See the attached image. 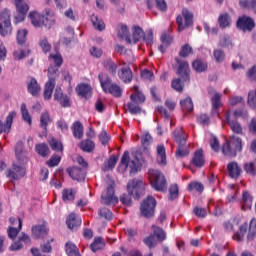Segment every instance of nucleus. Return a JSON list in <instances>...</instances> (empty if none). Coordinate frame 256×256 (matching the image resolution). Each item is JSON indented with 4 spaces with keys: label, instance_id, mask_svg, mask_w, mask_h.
<instances>
[{
    "label": "nucleus",
    "instance_id": "nucleus-40",
    "mask_svg": "<svg viewBox=\"0 0 256 256\" xmlns=\"http://www.w3.org/2000/svg\"><path fill=\"white\" fill-rule=\"evenodd\" d=\"M93 27L95 30H98L99 32H103L105 30V23L102 20V18L95 16L94 14L90 17Z\"/></svg>",
    "mask_w": 256,
    "mask_h": 256
},
{
    "label": "nucleus",
    "instance_id": "nucleus-48",
    "mask_svg": "<svg viewBox=\"0 0 256 256\" xmlns=\"http://www.w3.org/2000/svg\"><path fill=\"white\" fill-rule=\"evenodd\" d=\"M212 111H217L222 106L221 95L215 92L211 97Z\"/></svg>",
    "mask_w": 256,
    "mask_h": 256
},
{
    "label": "nucleus",
    "instance_id": "nucleus-20",
    "mask_svg": "<svg viewBox=\"0 0 256 256\" xmlns=\"http://www.w3.org/2000/svg\"><path fill=\"white\" fill-rule=\"evenodd\" d=\"M160 176H161L160 171L149 169L148 171L149 182L151 184V187L158 192L161 191Z\"/></svg>",
    "mask_w": 256,
    "mask_h": 256
},
{
    "label": "nucleus",
    "instance_id": "nucleus-46",
    "mask_svg": "<svg viewBox=\"0 0 256 256\" xmlns=\"http://www.w3.org/2000/svg\"><path fill=\"white\" fill-rule=\"evenodd\" d=\"M239 5L243 9L254 11L256 14V0H239Z\"/></svg>",
    "mask_w": 256,
    "mask_h": 256
},
{
    "label": "nucleus",
    "instance_id": "nucleus-22",
    "mask_svg": "<svg viewBox=\"0 0 256 256\" xmlns=\"http://www.w3.org/2000/svg\"><path fill=\"white\" fill-rule=\"evenodd\" d=\"M48 77H49V80L45 84L44 93H43L44 99L46 101H49L52 98L56 81L58 79V77H53V76H48Z\"/></svg>",
    "mask_w": 256,
    "mask_h": 256
},
{
    "label": "nucleus",
    "instance_id": "nucleus-56",
    "mask_svg": "<svg viewBox=\"0 0 256 256\" xmlns=\"http://www.w3.org/2000/svg\"><path fill=\"white\" fill-rule=\"evenodd\" d=\"M49 146L51 147L52 151H60L61 153L64 151L63 144L57 139L52 138L49 141Z\"/></svg>",
    "mask_w": 256,
    "mask_h": 256
},
{
    "label": "nucleus",
    "instance_id": "nucleus-47",
    "mask_svg": "<svg viewBox=\"0 0 256 256\" xmlns=\"http://www.w3.org/2000/svg\"><path fill=\"white\" fill-rule=\"evenodd\" d=\"M180 106L182 107V111H186L188 113L194 111L192 98H185L184 100L180 101Z\"/></svg>",
    "mask_w": 256,
    "mask_h": 256
},
{
    "label": "nucleus",
    "instance_id": "nucleus-1",
    "mask_svg": "<svg viewBox=\"0 0 256 256\" xmlns=\"http://www.w3.org/2000/svg\"><path fill=\"white\" fill-rule=\"evenodd\" d=\"M127 192L128 194H122L120 197V201L123 206L130 207L132 204V198L138 200L144 193V184L143 180L133 179L130 180L127 184Z\"/></svg>",
    "mask_w": 256,
    "mask_h": 256
},
{
    "label": "nucleus",
    "instance_id": "nucleus-11",
    "mask_svg": "<svg viewBox=\"0 0 256 256\" xmlns=\"http://www.w3.org/2000/svg\"><path fill=\"white\" fill-rule=\"evenodd\" d=\"M151 231L152 233L143 239L144 245L149 249L157 247L158 242L161 239V228L159 226L152 225Z\"/></svg>",
    "mask_w": 256,
    "mask_h": 256
},
{
    "label": "nucleus",
    "instance_id": "nucleus-12",
    "mask_svg": "<svg viewBox=\"0 0 256 256\" xmlns=\"http://www.w3.org/2000/svg\"><path fill=\"white\" fill-rule=\"evenodd\" d=\"M16 7L15 23H22L25 21L27 13H29L30 6L24 0H14Z\"/></svg>",
    "mask_w": 256,
    "mask_h": 256
},
{
    "label": "nucleus",
    "instance_id": "nucleus-25",
    "mask_svg": "<svg viewBox=\"0 0 256 256\" xmlns=\"http://www.w3.org/2000/svg\"><path fill=\"white\" fill-rule=\"evenodd\" d=\"M27 90L32 97L39 96V93L41 92V85L38 84L36 78H30L29 82L27 83Z\"/></svg>",
    "mask_w": 256,
    "mask_h": 256
},
{
    "label": "nucleus",
    "instance_id": "nucleus-44",
    "mask_svg": "<svg viewBox=\"0 0 256 256\" xmlns=\"http://www.w3.org/2000/svg\"><path fill=\"white\" fill-rule=\"evenodd\" d=\"M118 38L126 40L128 44L132 43L131 37L129 35V28L126 25H122L120 30L117 33Z\"/></svg>",
    "mask_w": 256,
    "mask_h": 256
},
{
    "label": "nucleus",
    "instance_id": "nucleus-41",
    "mask_svg": "<svg viewBox=\"0 0 256 256\" xmlns=\"http://www.w3.org/2000/svg\"><path fill=\"white\" fill-rule=\"evenodd\" d=\"M79 148L82 149V151L91 153L94 151L95 144L91 139H85L79 144Z\"/></svg>",
    "mask_w": 256,
    "mask_h": 256
},
{
    "label": "nucleus",
    "instance_id": "nucleus-5",
    "mask_svg": "<svg viewBox=\"0 0 256 256\" xmlns=\"http://www.w3.org/2000/svg\"><path fill=\"white\" fill-rule=\"evenodd\" d=\"M229 139L226 144H223L222 153L224 156L236 157L237 153L243 150V141L235 134L230 135Z\"/></svg>",
    "mask_w": 256,
    "mask_h": 256
},
{
    "label": "nucleus",
    "instance_id": "nucleus-62",
    "mask_svg": "<svg viewBox=\"0 0 256 256\" xmlns=\"http://www.w3.org/2000/svg\"><path fill=\"white\" fill-rule=\"evenodd\" d=\"M189 152L186 148V145H178V148L176 150V157L181 159L186 156H188Z\"/></svg>",
    "mask_w": 256,
    "mask_h": 256
},
{
    "label": "nucleus",
    "instance_id": "nucleus-55",
    "mask_svg": "<svg viewBox=\"0 0 256 256\" xmlns=\"http://www.w3.org/2000/svg\"><path fill=\"white\" fill-rule=\"evenodd\" d=\"M187 190H188V192L196 191L198 193H203L204 185L202 183H199V182H190L188 184Z\"/></svg>",
    "mask_w": 256,
    "mask_h": 256
},
{
    "label": "nucleus",
    "instance_id": "nucleus-38",
    "mask_svg": "<svg viewBox=\"0 0 256 256\" xmlns=\"http://www.w3.org/2000/svg\"><path fill=\"white\" fill-rule=\"evenodd\" d=\"M21 229H22V220L21 218H18V227L15 228L13 226H9V228L7 229V236L11 240H15L17 235L20 233Z\"/></svg>",
    "mask_w": 256,
    "mask_h": 256
},
{
    "label": "nucleus",
    "instance_id": "nucleus-14",
    "mask_svg": "<svg viewBox=\"0 0 256 256\" xmlns=\"http://www.w3.org/2000/svg\"><path fill=\"white\" fill-rule=\"evenodd\" d=\"M236 26L237 29L243 33L252 32L255 28V21L252 17L247 15L239 16Z\"/></svg>",
    "mask_w": 256,
    "mask_h": 256
},
{
    "label": "nucleus",
    "instance_id": "nucleus-34",
    "mask_svg": "<svg viewBox=\"0 0 256 256\" xmlns=\"http://www.w3.org/2000/svg\"><path fill=\"white\" fill-rule=\"evenodd\" d=\"M105 248V240L102 237H95L93 243L90 244V250L94 253Z\"/></svg>",
    "mask_w": 256,
    "mask_h": 256
},
{
    "label": "nucleus",
    "instance_id": "nucleus-28",
    "mask_svg": "<svg viewBox=\"0 0 256 256\" xmlns=\"http://www.w3.org/2000/svg\"><path fill=\"white\" fill-rule=\"evenodd\" d=\"M180 197V188H179V184H171L170 187L168 188V195H167V199L168 201H175L177 199H179Z\"/></svg>",
    "mask_w": 256,
    "mask_h": 256
},
{
    "label": "nucleus",
    "instance_id": "nucleus-17",
    "mask_svg": "<svg viewBox=\"0 0 256 256\" xmlns=\"http://www.w3.org/2000/svg\"><path fill=\"white\" fill-rule=\"evenodd\" d=\"M54 100L59 103L62 108H70L72 101L70 96L64 94L63 89L56 88L54 93Z\"/></svg>",
    "mask_w": 256,
    "mask_h": 256
},
{
    "label": "nucleus",
    "instance_id": "nucleus-61",
    "mask_svg": "<svg viewBox=\"0 0 256 256\" xmlns=\"http://www.w3.org/2000/svg\"><path fill=\"white\" fill-rule=\"evenodd\" d=\"M98 215L100 218H104L106 220L113 219V212H111L108 208H100Z\"/></svg>",
    "mask_w": 256,
    "mask_h": 256
},
{
    "label": "nucleus",
    "instance_id": "nucleus-37",
    "mask_svg": "<svg viewBox=\"0 0 256 256\" xmlns=\"http://www.w3.org/2000/svg\"><path fill=\"white\" fill-rule=\"evenodd\" d=\"M65 252L67 256H81L79 248L72 242L65 244Z\"/></svg>",
    "mask_w": 256,
    "mask_h": 256
},
{
    "label": "nucleus",
    "instance_id": "nucleus-7",
    "mask_svg": "<svg viewBox=\"0 0 256 256\" xmlns=\"http://www.w3.org/2000/svg\"><path fill=\"white\" fill-rule=\"evenodd\" d=\"M157 207V200L153 196H148L140 204V214L144 218H152L154 216L155 208Z\"/></svg>",
    "mask_w": 256,
    "mask_h": 256
},
{
    "label": "nucleus",
    "instance_id": "nucleus-42",
    "mask_svg": "<svg viewBox=\"0 0 256 256\" xmlns=\"http://www.w3.org/2000/svg\"><path fill=\"white\" fill-rule=\"evenodd\" d=\"M48 233L47 227L39 225V226H33L32 227V235L34 238H42L44 235Z\"/></svg>",
    "mask_w": 256,
    "mask_h": 256
},
{
    "label": "nucleus",
    "instance_id": "nucleus-57",
    "mask_svg": "<svg viewBox=\"0 0 256 256\" xmlns=\"http://www.w3.org/2000/svg\"><path fill=\"white\" fill-rule=\"evenodd\" d=\"M27 34H29V31L24 29V30H18L17 31V43L18 45H24L26 42Z\"/></svg>",
    "mask_w": 256,
    "mask_h": 256
},
{
    "label": "nucleus",
    "instance_id": "nucleus-2",
    "mask_svg": "<svg viewBox=\"0 0 256 256\" xmlns=\"http://www.w3.org/2000/svg\"><path fill=\"white\" fill-rule=\"evenodd\" d=\"M28 18L30 19V23L34 26V28H52L55 24L54 12L51 8H46L42 14L37 11L29 12Z\"/></svg>",
    "mask_w": 256,
    "mask_h": 256
},
{
    "label": "nucleus",
    "instance_id": "nucleus-35",
    "mask_svg": "<svg viewBox=\"0 0 256 256\" xmlns=\"http://www.w3.org/2000/svg\"><path fill=\"white\" fill-rule=\"evenodd\" d=\"M119 161V157H116L115 155L109 157L106 162H104V166H102V171L109 172L110 170H113Z\"/></svg>",
    "mask_w": 256,
    "mask_h": 256
},
{
    "label": "nucleus",
    "instance_id": "nucleus-64",
    "mask_svg": "<svg viewBox=\"0 0 256 256\" xmlns=\"http://www.w3.org/2000/svg\"><path fill=\"white\" fill-rule=\"evenodd\" d=\"M248 105L251 108H256V89L254 91H250L248 94Z\"/></svg>",
    "mask_w": 256,
    "mask_h": 256
},
{
    "label": "nucleus",
    "instance_id": "nucleus-32",
    "mask_svg": "<svg viewBox=\"0 0 256 256\" xmlns=\"http://www.w3.org/2000/svg\"><path fill=\"white\" fill-rule=\"evenodd\" d=\"M102 66L104 67V69H106L107 72H109L112 76L116 75L117 72V64L111 59V58H107L104 60V62H102Z\"/></svg>",
    "mask_w": 256,
    "mask_h": 256
},
{
    "label": "nucleus",
    "instance_id": "nucleus-39",
    "mask_svg": "<svg viewBox=\"0 0 256 256\" xmlns=\"http://www.w3.org/2000/svg\"><path fill=\"white\" fill-rule=\"evenodd\" d=\"M218 24L221 29H226L231 26V17L229 13H224L218 16Z\"/></svg>",
    "mask_w": 256,
    "mask_h": 256
},
{
    "label": "nucleus",
    "instance_id": "nucleus-43",
    "mask_svg": "<svg viewBox=\"0 0 256 256\" xmlns=\"http://www.w3.org/2000/svg\"><path fill=\"white\" fill-rule=\"evenodd\" d=\"M35 152H37V154L39 156H42L43 158H45V157L49 156L50 149H49V146L45 143L36 144L35 145Z\"/></svg>",
    "mask_w": 256,
    "mask_h": 256
},
{
    "label": "nucleus",
    "instance_id": "nucleus-8",
    "mask_svg": "<svg viewBox=\"0 0 256 256\" xmlns=\"http://www.w3.org/2000/svg\"><path fill=\"white\" fill-rule=\"evenodd\" d=\"M194 15L188 10V8L182 9V16L179 15L176 18V23L178 24V30L184 31L186 28L193 25Z\"/></svg>",
    "mask_w": 256,
    "mask_h": 256
},
{
    "label": "nucleus",
    "instance_id": "nucleus-51",
    "mask_svg": "<svg viewBox=\"0 0 256 256\" xmlns=\"http://www.w3.org/2000/svg\"><path fill=\"white\" fill-rule=\"evenodd\" d=\"M21 114H22L23 121L26 122L27 124L31 125L32 117H31L29 110L27 109V106L25 103L21 104Z\"/></svg>",
    "mask_w": 256,
    "mask_h": 256
},
{
    "label": "nucleus",
    "instance_id": "nucleus-45",
    "mask_svg": "<svg viewBox=\"0 0 256 256\" xmlns=\"http://www.w3.org/2000/svg\"><path fill=\"white\" fill-rule=\"evenodd\" d=\"M193 69L198 73H204L208 70V63L202 60H195L192 64Z\"/></svg>",
    "mask_w": 256,
    "mask_h": 256
},
{
    "label": "nucleus",
    "instance_id": "nucleus-54",
    "mask_svg": "<svg viewBox=\"0 0 256 256\" xmlns=\"http://www.w3.org/2000/svg\"><path fill=\"white\" fill-rule=\"evenodd\" d=\"M76 193L74 189H63L62 190V200L63 201H74Z\"/></svg>",
    "mask_w": 256,
    "mask_h": 256
},
{
    "label": "nucleus",
    "instance_id": "nucleus-59",
    "mask_svg": "<svg viewBox=\"0 0 256 256\" xmlns=\"http://www.w3.org/2000/svg\"><path fill=\"white\" fill-rule=\"evenodd\" d=\"M39 47L42 48V50L45 54H47L48 52H50L52 50V45L49 44L47 37L40 39Z\"/></svg>",
    "mask_w": 256,
    "mask_h": 256
},
{
    "label": "nucleus",
    "instance_id": "nucleus-33",
    "mask_svg": "<svg viewBox=\"0 0 256 256\" xmlns=\"http://www.w3.org/2000/svg\"><path fill=\"white\" fill-rule=\"evenodd\" d=\"M192 163L193 165H195V167H198V168H202L204 166L205 159L203 155V149H199L195 151Z\"/></svg>",
    "mask_w": 256,
    "mask_h": 256
},
{
    "label": "nucleus",
    "instance_id": "nucleus-3",
    "mask_svg": "<svg viewBox=\"0 0 256 256\" xmlns=\"http://www.w3.org/2000/svg\"><path fill=\"white\" fill-rule=\"evenodd\" d=\"M98 79L102 92L116 98H120L122 96V89L120 85L114 83L108 73L99 72Z\"/></svg>",
    "mask_w": 256,
    "mask_h": 256
},
{
    "label": "nucleus",
    "instance_id": "nucleus-60",
    "mask_svg": "<svg viewBox=\"0 0 256 256\" xmlns=\"http://www.w3.org/2000/svg\"><path fill=\"white\" fill-rule=\"evenodd\" d=\"M150 95H151L152 101L159 102L160 101V88L157 86H152L150 88Z\"/></svg>",
    "mask_w": 256,
    "mask_h": 256
},
{
    "label": "nucleus",
    "instance_id": "nucleus-26",
    "mask_svg": "<svg viewBox=\"0 0 256 256\" xmlns=\"http://www.w3.org/2000/svg\"><path fill=\"white\" fill-rule=\"evenodd\" d=\"M66 224L68 229H77L81 226V218L76 216L75 213H70V215L67 216Z\"/></svg>",
    "mask_w": 256,
    "mask_h": 256
},
{
    "label": "nucleus",
    "instance_id": "nucleus-19",
    "mask_svg": "<svg viewBox=\"0 0 256 256\" xmlns=\"http://www.w3.org/2000/svg\"><path fill=\"white\" fill-rule=\"evenodd\" d=\"M17 113L15 111L9 112L6 116L5 123H3L2 120H0V135L2 133L9 134L11 131V128L13 127V121L16 117Z\"/></svg>",
    "mask_w": 256,
    "mask_h": 256
},
{
    "label": "nucleus",
    "instance_id": "nucleus-63",
    "mask_svg": "<svg viewBox=\"0 0 256 256\" xmlns=\"http://www.w3.org/2000/svg\"><path fill=\"white\" fill-rule=\"evenodd\" d=\"M130 101L134 104H142L145 101V96L142 93L132 94L130 95Z\"/></svg>",
    "mask_w": 256,
    "mask_h": 256
},
{
    "label": "nucleus",
    "instance_id": "nucleus-9",
    "mask_svg": "<svg viewBox=\"0 0 256 256\" xmlns=\"http://www.w3.org/2000/svg\"><path fill=\"white\" fill-rule=\"evenodd\" d=\"M49 61H52L54 65H50L48 68V77H59V68L63 65V56L60 53H51L49 55Z\"/></svg>",
    "mask_w": 256,
    "mask_h": 256
},
{
    "label": "nucleus",
    "instance_id": "nucleus-31",
    "mask_svg": "<svg viewBox=\"0 0 256 256\" xmlns=\"http://www.w3.org/2000/svg\"><path fill=\"white\" fill-rule=\"evenodd\" d=\"M165 107L168 109V111L165 108H162V114L165 119L171 118V112L175 111L176 108V102H174L172 99L168 98L165 101Z\"/></svg>",
    "mask_w": 256,
    "mask_h": 256
},
{
    "label": "nucleus",
    "instance_id": "nucleus-4",
    "mask_svg": "<svg viewBox=\"0 0 256 256\" xmlns=\"http://www.w3.org/2000/svg\"><path fill=\"white\" fill-rule=\"evenodd\" d=\"M246 235V240L252 242L256 237V218H252L250 223L244 222L239 226V229L233 235V239L237 242H243Z\"/></svg>",
    "mask_w": 256,
    "mask_h": 256
},
{
    "label": "nucleus",
    "instance_id": "nucleus-29",
    "mask_svg": "<svg viewBox=\"0 0 256 256\" xmlns=\"http://www.w3.org/2000/svg\"><path fill=\"white\" fill-rule=\"evenodd\" d=\"M174 43V37L171 34L163 32L161 35V52L169 48Z\"/></svg>",
    "mask_w": 256,
    "mask_h": 256
},
{
    "label": "nucleus",
    "instance_id": "nucleus-36",
    "mask_svg": "<svg viewBox=\"0 0 256 256\" xmlns=\"http://www.w3.org/2000/svg\"><path fill=\"white\" fill-rule=\"evenodd\" d=\"M73 137L81 140L83 137V125L80 121H74L72 125Z\"/></svg>",
    "mask_w": 256,
    "mask_h": 256
},
{
    "label": "nucleus",
    "instance_id": "nucleus-58",
    "mask_svg": "<svg viewBox=\"0 0 256 256\" xmlns=\"http://www.w3.org/2000/svg\"><path fill=\"white\" fill-rule=\"evenodd\" d=\"M127 107L131 115H139L142 112V108L136 103L128 102Z\"/></svg>",
    "mask_w": 256,
    "mask_h": 256
},
{
    "label": "nucleus",
    "instance_id": "nucleus-24",
    "mask_svg": "<svg viewBox=\"0 0 256 256\" xmlns=\"http://www.w3.org/2000/svg\"><path fill=\"white\" fill-rule=\"evenodd\" d=\"M118 78L125 84L131 83L133 79V73L129 66L123 67L117 72Z\"/></svg>",
    "mask_w": 256,
    "mask_h": 256
},
{
    "label": "nucleus",
    "instance_id": "nucleus-53",
    "mask_svg": "<svg viewBox=\"0 0 256 256\" xmlns=\"http://www.w3.org/2000/svg\"><path fill=\"white\" fill-rule=\"evenodd\" d=\"M143 36L144 32L142 28L139 26H135L132 35L134 45H136L143 38Z\"/></svg>",
    "mask_w": 256,
    "mask_h": 256
},
{
    "label": "nucleus",
    "instance_id": "nucleus-21",
    "mask_svg": "<svg viewBox=\"0 0 256 256\" xmlns=\"http://www.w3.org/2000/svg\"><path fill=\"white\" fill-rule=\"evenodd\" d=\"M225 119H226V123L228 124L230 130H232V132L234 134H237L240 136L244 135L243 126L237 120L231 119L230 113H226Z\"/></svg>",
    "mask_w": 256,
    "mask_h": 256
},
{
    "label": "nucleus",
    "instance_id": "nucleus-49",
    "mask_svg": "<svg viewBox=\"0 0 256 256\" xmlns=\"http://www.w3.org/2000/svg\"><path fill=\"white\" fill-rule=\"evenodd\" d=\"M243 168L246 174L256 176V158L254 161L246 162Z\"/></svg>",
    "mask_w": 256,
    "mask_h": 256
},
{
    "label": "nucleus",
    "instance_id": "nucleus-23",
    "mask_svg": "<svg viewBox=\"0 0 256 256\" xmlns=\"http://www.w3.org/2000/svg\"><path fill=\"white\" fill-rule=\"evenodd\" d=\"M228 177L230 179H239L242 175V168L237 162H229L227 164Z\"/></svg>",
    "mask_w": 256,
    "mask_h": 256
},
{
    "label": "nucleus",
    "instance_id": "nucleus-15",
    "mask_svg": "<svg viewBox=\"0 0 256 256\" xmlns=\"http://www.w3.org/2000/svg\"><path fill=\"white\" fill-rule=\"evenodd\" d=\"M5 174L7 178L12 179L13 181H17L25 177L26 169L23 166H19L16 163H13L12 168L7 169Z\"/></svg>",
    "mask_w": 256,
    "mask_h": 256
},
{
    "label": "nucleus",
    "instance_id": "nucleus-52",
    "mask_svg": "<svg viewBox=\"0 0 256 256\" xmlns=\"http://www.w3.org/2000/svg\"><path fill=\"white\" fill-rule=\"evenodd\" d=\"M189 55H193V48L189 44H184L180 47L179 56L182 58H187Z\"/></svg>",
    "mask_w": 256,
    "mask_h": 256
},
{
    "label": "nucleus",
    "instance_id": "nucleus-16",
    "mask_svg": "<svg viewBox=\"0 0 256 256\" xmlns=\"http://www.w3.org/2000/svg\"><path fill=\"white\" fill-rule=\"evenodd\" d=\"M174 61L177 63V74L183 82H189V64L185 60H181L180 58H175Z\"/></svg>",
    "mask_w": 256,
    "mask_h": 256
},
{
    "label": "nucleus",
    "instance_id": "nucleus-13",
    "mask_svg": "<svg viewBox=\"0 0 256 256\" xmlns=\"http://www.w3.org/2000/svg\"><path fill=\"white\" fill-rule=\"evenodd\" d=\"M101 203L106 206H115L117 203H119V198L115 196L113 184L107 186L106 191L101 194Z\"/></svg>",
    "mask_w": 256,
    "mask_h": 256
},
{
    "label": "nucleus",
    "instance_id": "nucleus-50",
    "mask_svg": "<svg viewBox=\"0 0 256 256\" xmlns=\"http://www.w3.org/2000/svg\"><path fill=\"white\" fill-rule=\"evenodd\" d=\"M50 123H52V119L50 118L49 113L43 112L40 116V128L44 129V131H47V127Z\"/></svg>",
    "mask_w": 256,
    "mask_h": 256
},
{
    "label": "nucleus",
    "instance_id": "nucleus-6",
    "mask_svg": "<svg viewBox=\"0 0 256 256\" xmlns=\"http://www.w3.org/2000/svg\"><path fill=\"white\" fill-rule=\"evenodd\" d=\"M130 169V174H135L139 169V159L135 157L130 161V152L124 151L121 157L120 165H118V172L125 173L127 169Z\"/></svg>",
    "mask_w": 256,
    "mask_h": 256
},
{
    "label": "nucleus",
    "instance_id": "nucleus-30",
    "mask_svg": "<svg viewBox=\"0 0 256 256\" xmlns=\"http://www.w3.org/2000/svg\"><path fill=\"white\" fill-rule=\"evenodd\" d=\"M76 92L79 97L87 99V97L91 96L92 88L89 84L82 83L78 84Z\"/></svg>",
    "mask_w": 256,
    "mask_h": 256
},
{
    "label": "nucleus",
    "instance_id": "nucleus-10",
    "mask_svg": "<svg viewBox=\"0 0 256 256\" xmlns=\"http://www.w3.org/2000/svg\"><path fill=\"white\" fill-rule=\"evenodd\" d=\"M10 11L4 9L0 12V35L2 37L8 36L13 28L11 27Z\"/></svg>",
    "mask_w": 256,
    "mask_h": 256
},
{
    "label": "nucleus",
    "instance_id": "nucleus-27",
    "mask_svg": "<svg viewBox=\"0 0 256 256\" xmlns=\"http://www.w3.org/2000/svg\"><path fill=\"white\" fill-rule=\"evenodd\" d=\"M173 139L178 145L186 146L187 143V136L183 132L182 128H178L173 131Z\"/></svg>",
    "mask_w": 256,
    "mask_h": 256
},
{
    "label": "nucleus",
    "instance_id": "nucleus-18",
    "mask_svg": "<svg viewBox=\"0 0 256 256\" xmlns=\"http://www.w3.org/2000/svg\"><path fill=\"white\" fill-rule=\"evenodd\" d=\"M68 175H70L71 179L77 182H83L86 179V171L79 166H72L66 169Z\"/></svg>",
    "mask_w": 256,
    "mask_h": 256
}]
</instances>
